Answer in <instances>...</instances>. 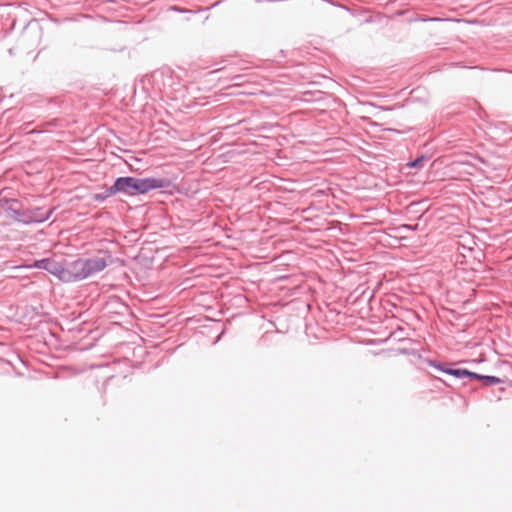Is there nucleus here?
Segmentation results:
<instances>
[{
    "label": "nucleus",
    "mask_w": 512,
    "mask_h": 512,
    "mask_svg": "<svg viewBox=\"0 0 512 512\" xmlns=\"http://www.w3.org/2000/svg\"><path fill=\"white\" fill-rule=\"evenodd\" d=\"M8 52H9V54H10L11 56H13V55H14V50H13V48H10V49L8 50Z\"/></svg>",
    "instance_id": "12"
},
{
    "label": "nucleus",
    "mask_w": 512,
    "mask_h": 512,
    "mask_svg": "<svg viewBox=\"0 0 512 512\" xmlns=\"http://www.w3.org/2000/svg\"><path fill=\"white\" fill-rule=\"evenodd\" d=\"M171 186L167 178H136L131 176L118 177L114 184L105 190V197L121 193L127 196L146 194L156 189H166Z\"/></svg>",
    "instance_id": "1"
},
{
    "label": "nucleus",
    "mask_w": 512,
    "mask_h": 512,
    "mask_svg": "<svg viewBox=\"0 0 512 512\" xmlns=\"http://www.w3.org/2000/svg\"><path fill=\"white\" fill-rule=\"evenodd\" d=\"M11 219H13V220H15L17 222L22 223V219H23V205L20 202L18 203V207L12 213Z\"/></svg>",
    "instance_id": "8"
},
{
    "label": "nucleus",
    "mask_w": 512,
    "mask_h": 512,
    "mask_svg": "<svg viewBox=\"0 0 512 512\" xmlns=\"http://www.w3.org/2000/svg\"><path fill=\"white\" fill-rule=\"evenodd\" d=\"M19 201L16 199H3L0 197V210H3L11 219L12 213L18 207Z\"/></svg>",
    "instance_id": "6"
},
{
    "label": "nucleus",
    "mask_w": 512,
    "mask_h": 512,
    "mask_svg": "<svg viewBox=\"0 0 512 512\" xmlns=\"http://www.w3.org/2000/svg\"><path fill=\"white\" fill-rule=\"evenodd\" d=\"M32 266L38 269L46 270L62 281L71 282V277L69 276V265L65 267L61 262H58L53 258L36 260Z\"/></svg>",
    "instance_id": "3"
},
{
    "label": "nucleus",
    "mask_w": 512,
    "mask_h": 512,
    "mask_svg": "<svg viewBox=\"0 0 512 512\" xmlns=\"http://www.w3.org/2000/svg\"><path fill=\"white\" fill-rule=\"evenodd\" d=\"M107 197H105V192L103 194H96L95 195V199L96 200H104L106 199Z\"/></svg>",
    "instance_id": "10"
},
{
    "label": "nucleus",
    "mask_w": 512,
    "mask_h": 512,
    "mask_svg": "<svg viewBox=\"0 0 512 512\" xmlns=\"http://www.w3.org/2000/svg\"><path fill=\"white\" fill-rule=\"evenodd\" d=\"M173 10L178 11V12H184V10H183V9L178 8V7H173Z\"/></svg>",
    "instance_id": "11"
},
{
    "label": "nucleus",
    "mask_w": 512,
    "mask_h": 512,
    "mask_svg": "<svg viewBox=\"0 0 512 512\" xmlns=\"http://www.w3.org/2000/svg\"><path fill=\"white\" fill-rule=\"evenodd\" d=\"M427 363L431 367H434V368L438 369L439 371L444 372V373H446L448 375L454 376L455 378H458V379L468 378L469 380H471V375L473 374V372H471V371H469L467 369L448 368L444 364L439 363V362L434 361V360H428Z\"/></svg>",
    "instance_id": "5"
},
{
    "label": "nucleus",
    "mask_w": 512,
    "mask_h": 512,
    "mask_svg": "<svg viewBox=\"0 0 512 512\" xmlns=\"http://www.w3.org/2000/svg\"><path fill=\"white\" fill-rule=\"evenodd\" d=\"M113 262L108 251L100 250L96 255L87 258H78L69 263V276L71 282L81 281L103 271Z\"/></svg>",
    "instance_id": "2"
},
{
    "label": "nucleus",
    "mask_w": 512,
    "mask_h": 512,
    "mask_svg": "<svg viewBox=\"0 0 512 512\" xmlns=\"http://www.w3.org/2000/svg\"><path fill=\"white\" fill-rule=\"evenodd\" d=\"M54 212V208L45 210L42 207H24L22 224L43 223L47 221Z\"/></svg>",
    "instance_id": "4"
},
{
    "label": "nucleus",
    "mask_w": 512,
    "mask_h": 512,
    "mask_svg": "<svg viewBox=\"0 0 512 512\" xmlns=\"http://www.w3.org/2000/svg\"><path fill=\"white\" fill-rule=\"evenodd\" d=\"M427 161V157L424 155H421L417 157L415 160L409 163V166L411 168H421L423 167L424 162Z\"/></svg>",
    "instance_id": "9"
},
{
    "label": "nucleus",
    "mask_w": 512,
    "mask_h": 512,
    "mask_svg": "<svg viewBox=\"0 0 512 512\" xmlns=\"http://www.w3.org/2000/svg\"><path fill=\"white\" fill-rule=\"evenodd\" d=\"M405 228H408V229H413V227L411 225H404Z\"/></svg>",
    "instance_id": "13"
},
{
    "label": "nucleus",
    "mask_w": 512,
    "mask_h": 512,
    "mask_svg": "<svg viewBox=\"0 0 512 512\" xmlns=\"http://www.w3.org/2000/svg\"><path fill=\"white\" fill-rule=\"evenodd\" d=\"M471 380L482 381L485 386H493L496 384L503 383V380L496 376L481 375L475 372H473V374L471 375Z\"/></svg>",
    "instance_id": "7"
}]
</instances>
